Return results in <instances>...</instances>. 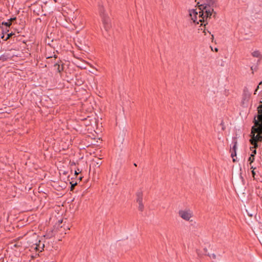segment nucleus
<instances>
[{"mask_svg":"<svg viewBox=\"0 0 262 262\" xmlns=\"http://www.w3.org/2000/svg\"><path fill=\"white\" fill-rule=\"evenodd\" d=\"M206 3L205 4H201L199 5L200 10L199 17H202V19H200V21L202 20L204 17V10L205 11L206 16L207 17H211L213 13L215 14L214 12L213 7L215 6L217 0H205Z\"/></svg>","mask_w":262,"mask_h":262,"instance_id":"nucleus-1","label":"nucleus"},{"mask_svg":"<svg viewBox=\"0 0 262 262\" xmlns=\"http://www.w3.org/2000/svg\"><path fill=\"white\" fill-rule=\"evenodd\" d=\"M261 134L262 130H259V129L252 127L250 142L253 145L252 147H250V149L252 151L251 155H253V157H254L255 155L256 154V149L258 146V143L262 142Z\"/></svg>","mask_w":262,"mask_h":262,"instance_id":"nucleus-2","label":"nucleus"},{"mask_svg":"<svg viewBox=\"0 0 262 262\" xmlns=\"http://www.w3.org/2000/svg\"><path fill=\"white\" fill-rule=\"evenodd\" d=\"M100 15L101 17L104 28L106 31H108L112 27L110 17L108 15L106 14L103 8L100 10Z\"/></svg>","mask_w":262,"mask_h":262,"instance_id":"nucleus-3","label":"nucleus"},{"mask_svg":"<svg viewBox=\"0 0 262 262\" xmlns=\"http://www.w3.org/2000/svg\"><path fill=\"white\" fill-rule=\"evenodd\" d=\"M179 215L185 221H192L190 219L193 216V212L190 209L180 210L179 211Z\"/></svg>","mask_w":262,"mask_h":262,"instance_id":"nucleus-4","label":"nucleus"},{"mask_svg":"<svg viewBox=\"0 0 262 262\" xmlns=\"http://www.w3.org/2000/svg\"><path fill=\"white\" fill-rule=\"evenodd\" d=\"M31 244H32V247L33 249L36 251H42L44 248V244L41 243L40 241L36 240V242L34 243L33 242L30 241Z\"/></svg>","mask_w":262,"mask_h":262,"instance_id":"nucleus-5","label":"nucleus"},{"mask_svg":"<svg viewBox=\"0 0 262 262\" xmlns=\"http://www.w3.org/2000/svg\"><path fill=\"white\" fill-rule=\"evenodd\" d=\"M199 12L197 11V10H191L189 11V15L191 18V19L193 20L194 23H196L197 24H199V22L198 21V15Z\"/></svg>","mask_w":262,"mask_h":262,"instance_id":"nucleus-6","label":"nucleus"},{"mask_svg":"<svg viewBox=\"0 0 262 262\" xmlns=\"http://www.w3.org/2000/svg\"><path fill=\"white\" fill-rule=\"evenodd\" d=\"M251 55L254 57L262 59V54L258 50H255L251 53Z\"/></svg>","mask_w":262,"mask_h":262,"instance_id":"nucleus-7","label":"nucleus"},{"mask_svg":"<svg viewBox=\"0 0 262 262\" xmlns=\"http://www.w3.org/2000/svg\"><path fill=\"white\" fill-rule=\"evenodd\" d=\"M137 202L139 204H141V203H142V193L141 192H137Z\"/></svg>","mask_w":262,"mask_h":262,"instance_id":"nucleus-8","label":"nucleus"},{"mask_svg":"<svg viewBox=\"0 0 262 262\" xmlns=\"http://www.w3.org/2000/svg\"><path fill=\"white\" fill-rule=\"evenodd\" d=\"M199 13H198V22H202V21H205V18H206V19H207V18H210V17H207L206 16V13H205V11L204 10V16H203V17H204V18L201 21H200V19H202V17L200 18L199 17V14H200V8L199 9ZM202 10H201V11Z\"/></svg>","mask_w":262,"mask_h":262,"instance_id":"nucleus-9","label":"nucleus"},{"mask_svg":"<svg viewBox=\"0 0 262 262\" xmlns=\"http://www.w3.org/2000/svg\"><path fill=\"white\" fill-rule=\"evenodd\" d=\"M248 161L250 162V165L251 166L252 163L254 161V157H253V155H251L250 157L249 158Z\"/></svg>","mask_w":262,"mask_h":262,"instance_id":"nucleus-10","label":"nucleus"},{"mask_svg":"<svg viewBox=\"0 0 262 262\" xmlns=\"http://www.w3.org/2000/svg\"><path fill=\"white\" fill-rule=\"evenodd\" d=\"M208 256L213 259H215L216 258V255L214 253L208 254Z\"/></svg>","mask_w":262,"mask_h":262,"instance_id":"nucleus-11","label":"nucleus"},{"mask_svg":"<svg viewBox=\"0 0 262 262\" xmlns=\"http://www.w3.org/2000/svg\"><path fill=\"white\" fill-rule=\"evenodd\" d=\"M3 25H4L6 26L9 27L11 25V23L9 21V19L6 22H3L2 23Z\"/></svg>","mask_w":262,"mask_h":262,"instance_id":"nucleus-12","label":"nucleus"},{"mask_svg":"<svg viewBox=\"0 0 262 262\" xmlns=\"http://www.w3.org/2000/svg\"><path fill=\"white\" fill-rule=\"evenodd\" d=\"M232 150L235 152V155H236V143H234V145L233 147Z\"/></svg>","mask_w":262,"mask_h":262,"instance_id":"nucleus-13","label":"nucleus"},{"mask_svg":"<svg viewBox=\"0 0 262 262\" xmlns=\"http://www.w3.org/2000/svg\"><path fill=\"white\" fill-rule=\"evenodd\" d=\"M234 156H236V155H235V152L233 151V152L231 153V157L233 158V161L235 162V159L234 158Z\"/></svg>","mask_w":262,"mask_h":262,"instance_id":"nucleus-14","label":"nucleus"},{"mask_svg":"<svg viewBox=\"0 0 262 262\" xmlns=\"http://www.w3.org/2000/svg\"><path fill=\"white\" fill-rule=\"evenodd\" d=\"M71 190H73L75 186H76L77 185V183H75L74 184H72V183H71Z\"/></svg>","mask_w":262,"mask_h":262,"instance_id":"nucleus-15","label":"nucleus"},{"mask_svg":"<svg viewBox=\"0 0 262 262\" xmlns=\"http://www.w3.org/2000/svg\"><path fill=\"white\" fill-rule=\"evenodd\" d=\"M262 85V81L260 82L258 85L257 86V89H256L255 92H254V94H256V92L257 91V89H258L259 88H260V86Z\"/></svg>","mask_w":262,"mask_h":262,"instance_id":"nucleus-16","label":"nucleus"},{"mask_svg":"<svg viewBox=\"0 0 262 262\" xmlns=\"http://www.w3.org/2000/svg\"><path fill=\"white\" fill-rule=\"evenodd\" d=\"M139 210L142 211L143 208V205L142 203H141V204H139Z\"/></svg>","mask_w":262,"mask_h":262,"instance_id":"nucleus-17","label":"nucleus"},{"mask_svg":"<svg viewBox=\"0 0 262 262\" xmlns=\"http://www.w3.org/2000/svg\"><path fill=\"white\" fill-rule=\"evenodd\" d=\"M252 173L253 177L254 179H255V172L254 171V169L252 170Z\"/></svg>","mask_w":262,"mask_h":262,"instance_id":"nucleus-18","label":"nucleus"},{"mask_svg":"<svg viewBox=\"0 0 262 262\" xmlns=\"http://www.w3.org/2000/svg\"><path fill=\"white\" fill-rule=\"evenodd\" d=\"M97 164L98 165H101V162L100 161V159H98V162H96Z\"/></svg>","mask_w":262,"mask_h":262,"instance_id":"nucleus-19","label":"nucleus"},{"mask_svg":"<svg viewBox=\"0 0 262 262\" xmlns=\"http://www.w3.org/2000/svg\"><path fill=\"white\" fill-rule=\"evenodd\" d=\"M14 20H15V17L10 18V19H9V21H10L12 23V21H13Z\"/></svg>","mask_w":262,"mask_h":262,"instance_id":"nucleus-20","label":"nucleus"},{"mask_svg":"<svg viewBox=\"0 0 262 262\" xmlns=\"http://www.w3.org/2000/svg\"><path fill=\"white\" fill-rule=\"evenodd\" d=\"M11 36V34H8V36H7V38H6V40H7V39H8V38H9V37H10Z\"/></svg>","mask_w":262,"mask_h":262,"instance_id":"nucleus-21","label":"nucleus"},{"mask_svg":"<svg viewBox=\"0 0 262 262\" xmlns=\"http://www.w3.org/2000/svg\"><path fill=\"white\" fill-rule=\"evenodd\" d=\"M58 71L60 72L62 69H61V70H60V69L59 66H58Z\"/></svg>","mask_w":262,"mask_h":262,"instance_id":"nucleus-22","label":"nucleus"},{"mask_svg":"<svg viewBox=\"0 0 262 262\" xmlns=\"http://www.w3.org/2000/svg\"><path fill=\"white\" fill-rule=\"evenodd\" d=\"M78 174V172L77 171H75V174L77 175Z\"/></svg>","mask_w":262,"mask_h":262,"instance_id":"nucleus-23","label":"nucleus"},{"mask_svg":"<svg viewBox=\"0 0 262 262\" xmlns=\"http://www.w3.org/2000/svg\"><path fill=\"white\" fill-rule=\"evenodd\" d=\"M36 237H37V236L36 234L33 235V238H36Z\"/></svg>","mask_w":262,"mask_h":262,"instance_id":"nucleus-24","label":"nucleus"},{"mask_svg":"<svg viewBox=\"0 0 262 262\" xmlns=\"http://www.w3.org/2000/svg\"><path fill=\"white\" fill-rule=\"evenodd\" d=\"M251 169H252V170H254L255 169V168H254L252 166H251Z\"/></svg>","mask_w":262,"mask_h":262,"instance_id":"nucleus-25","label":"nucleus"},{"mask_svg":"<svg viewBox=\"0 0 262 262\" xmlns=\"http://www.w3.org/2000/svg\"><path fill=\"white\" fill-rule=\"evenodd\" d=\"M215 52H217L218 51V49L217 48H215Z\"/></svg>","mask_w":262,"mask_h":262,"instance_id":"nucleus-26","label":"nucleus"}]
</instances>
